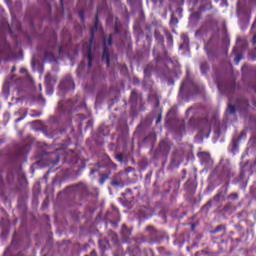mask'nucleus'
I'll return each instance as SVG.
<instances>
[{
    "mask_svg": "<svg viewBox=\"0 0 256 256\" xmlns=\"http://www.w3.org/2000/svg\"><path fill=\"white\" fill-rule=\"evenodd\" d=\"M97 31L98 33H103V28H101V26L99 25V17L96 15L94 26L91 28V38L88 45V65H93V39H95V33H97Z\"/></svg>",
    "mask_w": 256,
    "mask_h": 256,
    "instance_id": "obj_1",
    "label": "nucleus"
},
{
    "mask_svg": "<svg viewBox=\"0 0 256 256\" xmlns=\"http://www.w3.org/2000/svg\"><path fill=\"white\" fill-rule=\"evenodd\" d=\"M103 44H104V50H103V55H102V61H105L106 65H110L111 61L109 59V48L113 44V36L107 35L103 36Z\"/></svg>",
    "mask_w": 256,
    "mask_h": 256,
    "instance_id": "obj_2",
    "label": "nucleus"
},
{
    "mask_svg": "<svg viewBox=\"0 0 256 256\" xmlns=\"http://www.w3.org/2000/svg\"><path fill=\"white\" fill-rule=\"evenodd\" d=\"M189 3L199 11H209L211 9V0H189Z\"/></svg>",
    "mask_w": 256,
    "mask_h": 256,
    "instance_id": "obj_3",
    "label": "nucleus"
},
{
    "mask_svg": "<svg viewBox=\"0 0 256 256\" xmlns=\"http://www.w3.org/2000/svg\"><path fill=\"white\" fill-rule=\"evenodd\" d=\"M231 59H233L234 63H240L243 59V49L240 46L239 38L237 39V45L232 50Z\"/></svg>",
    "mask_w": 256,
    "mask_h": 256,
    "instance_id": "obj_4",
    "label": "nucleus"
},
{
    "mask_svg": "<svg viewBox=\"0 0 256 256\" xmlns=\"http://www.w3.org/2000/svg\"><path fill=\"white\" fill-rule=\"evenodd\" d=\"M45 83L47 95H53V84L55 83V80H51V74L45 76Z\"/></svg>",
    "mask_w": 256,
    "mask_h": 256,
    "instance_id": "obj_5",
    "label": "nucleus"
},
{
    "mask_svg": "<svg viewBox=\"0 0 256 256\" xmlns=\"http://www.w3.org/2000/svg\"><path fill=\"white\" fill-rule=\"evenodd\" d=\"M62 89H75V84L73 83V78L68 76L61 82Z\"/></svg>",
    "mask_w": 256,
    "mask_h": 256,
    "instance_id": "obj_6",
    "label": "nucleus"
},
{
    "mask_svg": "<svg viewBox=\"0 0 256 256\" xmlns=\"http://www.w3.org/2000/svg\"><path fill=\"white\" fill-rule=\"evenodd\" d=\"M43 63H57V57L53 52H46L44 55Z\"/></svg>",
    "mask_w": 256,
    "mask_h": 256,
    "instance_id": "obj_7",
    "label": "nucleus"
},
{
    "mask_svg": "<svg viewBox=\"0 0 256 256\" xmlns=\"http://www.w3.org/2000/svg\"><path fill=\"white\" fill-rule=\"evenodd\" d=\"M237 107L238 109H240V111H247L249 107V102L246 99H241L238 101Z\"/></svg>",
    "mask_w": 256,
    "mask_h": 256,
    "instance_id": "obj_8",
    "label": "nucleus"
},
{
    "mask_svg": "<svg viewBox=\"0 0 256 256\" xmlns=\"http://www.w3.org/2000/svg\"><path fill=\"white\" fill-rule=\"evenodd\" d=\"M154 37L156 41L161 45V47H163V43L165 42V38H163V35H161V33H159L158 31H155Z\"/></svg>",
    "mask_w": 256,
    "mask_h": 256,
    "instance_id": "obj_9",
    "label": "nucleus"
},
{
    "mask_svg": "<svg viewBox=\"0 0 256 256\" xmlns=\"http://www.w3.org/2000/svg\"><path fill=\"white\" fill-rule=\"evenodd\" d=\"M200 159H201L204 163H210V161H211V156H209V154H207V153H201V154H200Z\"/></svg>",
    "mask_w": 256,
    "mask_h": 256,
    "instance_id": "obj_10",
    "label": "nucleus"
},
{
    "mask_svg": "<svg viewBox=\"0 0 256 256\" xmlns=\"http://www.w3.org/2000/svg\"><path fill=\"white\" fill-rule=\"evenodd\" d=\"M183 38V44L180 45L179 49H185V47H189V38L185 35L182 36Z\"/></svg>",
    "mask_w": 256,
    "mask_h": 256,
    "instance_id": "obj_11",
    "label": "nucleus"
},
{
    "mask_svg": "<svg viewBox=\"0 0 256 256\" xmlns=\"http://www.w3.org/2000/svg\"><path fill=\"white\" fill-rule=\"evenodd\" d=\"M11 51V46L7 42H3V48H1V53H9Z\"/></svg>",
    "mask_w": 256,
    "mask_h": 256,
    "instance_id": "obj_12",
    "label": "nucleus"
},
{
    "mask_svg": "<svg viewBox=\"0 0 256 256\" xmlns=\"http://www.w3.org/2000/svg\"><path fill=\"white\" fill-rule=\"evenodd\" d=\"M166 39L169 47H173V35L171 33H166Z\"/></svg>",
    "mask_w": 256,
    "mask_h": 256,
    "instance_id": "obj_13",
    "label": "nucleus"
},
{
    "mask_svg": "<svg viewBox=\"0 0 256 256\" xmlns=\"http://www.w3.org/2000/svg\"><path fill=\"white\" fill-rule=\"evenodd\" d=\"M208 58L213 61V59L217 58V52L214 50H210L207 52Z\"/></svg>",
    "mask_w": 256,
    "mask_h": 256,
    "instance_id": "obj_14",
    "label": "nucleus"
},
{
    "mask_svg": "<svg viewBox=\"0 0 256 256\" xmlns=\"http://www.w3.org/2000/svg\"><path fill=\"white\" fill-rule=\"evenodd\" d=\"M153 55L156 59V63H161V56L159 55V52L157 51V48H154Z\"/></svg>",
    "mask_w": 256,
    "mask_h": 256,
    "instance_id": "obj_15",
    "label": "nucleus"
},
{
    "mask_svg": "<svg viewBox=\"0 0 256 256\" xmlns=\"http://www.w3.org/2000/svg\"><path fill=\"white\" fill-rule=\"evenodd\" d=\"M227 113H229V115H234L235 114V106L229 104L228 109H227Z\"/></svg>",
    "mask_w": 256,
    "mask_h": 256,
    "instance_id": "obj_16",
    "label": "nucleus"
},
{
    "mask_svg": "<svg viewBox=\"0 0 256 256\" xmlns=\"http://www.w3.org/2000/svg\"><path fill=\"white\" fill-rule=\"evenodd\" d=\"M27 153V147L20 148L17 152L18 157H21V155H25Z\"/></svg>",
    "mask_w": 256,
    "mask_h": 256,
    "instance_id": "obj_17",
    "label": "nucleus"
},
{
    "mask_svg": "<svg viewBox=\"0 0 256 256\" xmlns=\"http://www.w3.org/2000/svg\"><path fill=\"white\" fill-rule=\"evenodd\" d=\"M130 101H132V103H135V101H137V92L132 91Z\"/></svg>",
    "mask_w": 256,
    "mask_h": 256,
    "instance_id": "obj_18",
    "label": "nucleus"
},
{
    "mask_svg": "<svg viewBox=\"0 0 256 256\" xmlns=\"http://www.w3.org/2000/svg\"><path fill=\"white\" fill-rule=\"evenodd\" d=\"M221 1L220 6L221 7H228L229 3H227V0H215L216 3H219Z\"/></svg>",
    "mask_w": 256,
    "mask_h": 256,
    "instance_id": "obj_19",
    "label": "nucleus"
},
{
    "mask_svg": "<svg viewBox=\"0 0 256 256\" xmlns=\"http://www.w3.org/2000/svg\"><path fill=\"white\" fill-rule=\"evenodd\" d=\"M111 185H113V187H119V185H121V181L113 180Z\"/></svg>",
    "mask_w": 256,
    "mask_h": 256,
    "instance_id": "obj_20",
    "label": "nucleus"
},
{
    "mask_svg": "<svg viewBox=\"0 0 256 256\" xmlns=\"http://www.w3.org/2000/svg\"><path fill=\"white\" fill-rule=\"evenodd\" d=\"M200 69H201L202 73H205V71H207V69H208V66L207 65H203V66L200 67Z\"/></svg>",
    "mask_w": 256,
    "mask_h": 256,
    "instance_id": "obj_21",
    "label": "nucleus"
},
{
    "mask_svg": "<svg viewBox=\"0 0 256 256\" xmlns=\"http://www.w3.org/2000/svg\"><path fill=\"white\" fill-rule=\"evenodd\" d=\"M115 33L116 34L119 33V22H117V20H116V25H115Z\"/></svg>",
    "mask_w": 256,
    "mask_h": 256,
    "instance_id": "obj_22",
    "label": "nucleus"
},
{
    "mask_svg": "<svg viewBox=\"0 0 256 256\" xmlns=\"http://www.w3.org/2000/svg\"><path fill=\"white\" fill-rule=\"evenodd\" d=\"M187 87V81H184L181 85L180 90L183 91V89H185Z\"/></svg>",
    "mask_w": 256,
    "mask_h": 256,
    "instance_id": "obj_23",
    "label": "nucleus"
},
{
    "mask_svg": "<svg viewBox=\"0 0 256 256\" xmlns=\"http://www.w3.org/2000/svg\"><path fill=\"white\" fill-rule=\"evenodd\" d=\"M79 17H80L81 21H85V16H83L82 11L79 12Z\"/></svg>",
    "mask_w": 256,
    "mask_h": 256,
    "instance_id": "obj_24",
    "label": "nucleus"
},
{
    "mask_svg": "<svg viewBox=\"0 0 256 256\" xmlns=\"http://www.w3.org/2000/svg\"><path fill=\"white\" fill-rule=\"evenodd\" d=\"M117 161H123V155L119 154L116 156Z\"/></svg>",
    "mask_w": 256,
    "mask_h": 256,
    "instance_id": "obj_25",
    "label": "nucleus"
},
{
    "mask_svg": "<svg viewBox=\"0 0 256 256\" xmlns=\"http://www.w3.org/2000/svg\"><path fill=\"white\" fill-rule=\"evenodd\" d=\"M232 145L233 149H237V140H233Z\"/></svg>",
    "mask_w": 256,
    "mask_h": 256,
    "instance_id": "obj_26",
    "label": "nucleus"
},
{
    "mask_svg": "<svg viewBox=\"0 0 256 256\" xmlns=\"http://www.w3.org/2000/svg\"><path fill=\"white\" fill-rule=\"evenodd\" d=\"M58 53H59V55H61L63 53V46H59Z\"/></svg>",
    "mask_w": 256,
    "mask_h": 256,
    "instance_id": "obj_27",
    "label": "nucleus"
},
{
    "mask_svg": "<svg viewBox=\"0 0 256 256\" xmlns=\"http://www.w3.org/2000/svg\"><path fill=\"white\" fill-rule=\"evenodd\" d=\"M170 63H172V65H177L179 63V61H177V60H170Z\"/></svg>",
    "mask_w": 256,
    "mask_h": 256,
    "instance_id": "obj_28",
    "label": "nucleus"
},
{
    "mask_svg": "<svg viewBox=\"0 0 256 256\" xmlns=\"http://www.w3.org/2000/svg\"><path fill=\"white\" fill-rule=\"evenodd\" d=\"M248 1V3H252V5H256V0H245Z\"/></svg>",
    "mask_w": 256,
    "mask_h": 256,
    "instance_id": "obj_29",
    "label": "nucleus"
},
{
    "mask_svg": "<svg viewBox=\"0 0 256 256\" xmlns=\"http://www.w3.org/2000/svg\"><path fill=\"white\" fill-rule=\"evenodd\" d=\"M237 11H241V2L237 3Z\"/></svg>",
    "mask_w": 256,
    "mask_h": 256,
    "instance_id": "obj_30",
    "label": "nucleus"
},
{
    "mask_svg": "<svg viewBox=\"0 0 256 256\" xmlns=\"http://www.w3.org/2000/svg\"><path fill=\"white\" fill-rule=\"evenodd\" d=\"M126 230H127V226L123 225L122 226V233H125Z\"/></svg>",
    "mask_w": 256,
    "mask_h": 256,
    "instance_id": "obj_31",
    "label": "nucleus"
},
{
    "mask_svg": "<svg viewBox=\"0 0 256 256\" xmlns=\"http://www.w3.org/2000/svg\"><path fill=\"white\" fill-rule=\"evenodd\" d=\"M145 75H149V68L144 69Z\"/></svg>",
    "mask_w": 256,
    "mask_h": 256,
    "instance_id": "obj_32",
    "label": "nucleus"
},
{
    "mask_svg": "<svg viewBox=\"0 0 256 256\" xmlns=\"http://www.w3.org/2000/svg\"><path fill=\"white\" fill-rule=\"evenodd\" d=\"M170 23H177V19L175 20V19L171 18Z\"/></svg>",
    "mask_w": 256,
    "mask_h": 256,
    "instance_id": "obj_33",
    "label": "nucleus"
},
{
    "mask_svg": "<svg viewBox=\"0 0 256 256\" xmlns=\"http://www.w3.org/2000/svg\"><path fill=\"white\" fill-rule=\"evenodd\" d=\"M250 59H252V61H255L256 56H255V55H252V56L250 57Z\"/></svg>",
    "mask_w": 256,
    "mask_h": 256,
    "instance_id": "obj_34",
    "label": "nucleus"
},
{
    "mask_svg": "<svg viewBox=\"0 0 256 256\" xmlns=\"http://www.w3.org/2000/svg\"><path fill=\"white\" fill-rule=\"evenodd\" d=\"M192 17H199V13L192 14Z\"/></svg>",
    "mask_w": 256,
    "mask_h": 256,
    "instance_id": "obj_35",
    "label": "nucleus"
},
{
    "mask_svg": "<svg viewBox=\"0 0 256 256\" xmlns=\"http://www.w3.org/2000/svg\"><path fill=\"white\" fill-rule=\"evenodd\" d=\"M161 122V116L158 117L156 123H160Z\"/></svg>",
    "mask_w": 256,
    "mask_h": 256,
    "instance_id": "obj_36",
    "label": "nucleus"
},
{
    "mask_svg": "<svg viewBox=\"0 0 256 256\" xmlns=\"http://www.w3.org/2000/svg\"><path fill=\"white\" fill-rule=\"evenodd\" d=\"M20 71H21V73H25V71H27V70H25V69H20Z\"/></svg>",
    "mask_w": 256,
    "mask_h": 256,
    "instance_id": "obj_37",
    "label": "nucleus"
},
{
    "mask_svg": "<svg viewBox=\"0 0 256 256\" xmlns=\"http://www.w3.org/2000/svg\"><path fill=\"white\" fill-rule=\"evenodd\" d=\"M23 120V118H18V119H16V122H19V121H22Z\"/></svg>",
    "mask_w": 256,
    "mask_h": 256,
    "instance_id": "obj_38",
    "label": "nucleus"
},
{
    "mask_svg": "<svg viewBox=\"0 0 256 256\" xmlns=\"http://www.w3.org/2000/svg\"><path fill=\"white\" fill-rule=\"evenodd\" d=\"M232 197L234 198V199H237V194H234V195H232Z\"/></svg>",
    "mask_w": 256,
    "mask_h": 256,
    "instance_id": "obj_39",
    "label": "nucleus"
},
{
    "mask_svg": "<svg viewBox=\"0 0 256 256\" xmlns=\"http://www.w3.org/2000/svg\"><path fill=\"white\" fill-rule=\"evenodd\" d=\"M91 255H92V256L96 255V252H95V251H92V252H91Z\"/></svg>",
    "mask_w": 256,
    "mask_h": 256,
    "instance_id": "obj_40",
    "label": "nucleus"
},
{
    "mask_svg": "<svg viewBox=\"0 0 256 256\" xmlns=\"http://www.w3.org/2000/svg\"><path fill=\"white\" fill-rule=\"evenodd\" d=\"M151 229H152L151 226H148V227H147V230H148V231H151Z\"/></svg>",
    "mask_w": 256,
    "mask_h": 256,
    "instance_id": "obj_41",
    "label": "nucleus"
},
{
    "mask_svg": "<svg viewBox=\"0 0 256 256\" xmlns=\"http://www.w3.org/2000/svg\"><path fill=\"white\" fill-rule=\"evenodd\" d=\"M226 41H229V36L226 35Z\"/></svg>",
    "mask_w": 256,
    "mask_h": 256,
    "instance_id": "obj_42",
    "label": "nucleus"
},
{
    "mask_svg": "<svg viewBox=\"0 0 256 256\" xmlns=\"http://www.w3.org/2000/svg\"><path fill=\"white\" fill-rule=\"evenodd\" d=\"M15 72V67L12 68V73Z\"/></svg>",
    "mask_w": 256,
    "mask_h": 256,
    "instance_id": "obj_43",
    "label": "nucleus"
},
{
    "mask_svg": "<svg viewBox=\"0 0 256 256\" xmlns=\"http://www.w3.org/2000/svg\"><path fill=\"white\" fill-rule=\"evenodd\" d=\"M199 33H200V31H197V32H196V35H199Z\"/></svg>",
    "mask_w": 256,
    "mask_h": 256,
    "instance_id": "obj_44",
    "label": "nucleus"
},
{
    "mask_svg": "<svg viewBox=\"0 0 256 256\" xmlns=\"http://www.w3.org/2000/svg\"><path fill=\"white\" fill-rule=\"evenodd\" d=\"M40 89H41V84L39 85Z\"/></svg>",
    "mask_w": 256,
    "mask_h": 256,
    "instance_id": "obj_45",
    "label": "nucleus"
}]
</instances>
